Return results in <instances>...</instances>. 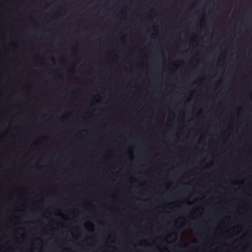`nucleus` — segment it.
Masks as SVG:
<instances>
[{"label":"nucleus","instance_id":"nucleus-2","mask_svg":"<svg viewBox=\"0 0 252 252\" xmlns=\"http://www.w3.org/2000/svg\"><path fill=\"white\" fill-rule=\"evenodd\" d=\"M187 205H190V204L189 203H187Z\"/></svg>","mask_w":252,"mask_h":252},{"label":"nucleus","instance_id":"nucleus-1","mask_svg":"<svg viewBox=\"0 0 252 252\" xmlns=\"http://www.w3.org/2000/svg\"><path fill=\"white\" fill-rule=\"evenodd\" d=\"M178 80H168V81H178ZM182 81V80H179ZM188 81H205V80H188ZM212 81H222V80H212ZM227 81H237L238 80H226ZM243 81H252V80H242Z\"/></svg>","mask_w":252,"mask_h":252}]
</instances>
